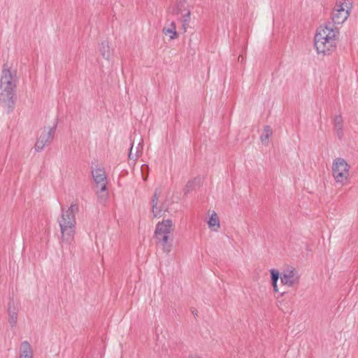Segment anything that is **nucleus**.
<instances>
[{
	"label": "nucleus",
	"mask_w": 358,
	"mask_h": 358,
	"mask_svg": "<svg viewBox=\"0 0 358 358\" xmlns=\"http://www.w3.org/2000/svg\"><path fill=\"white\" fill-rule=\"evenodd\" d=\"M198 358H201V357H198Z\"/></svg>",
	"instance_id": "35"
},
{
	"label": "nucleus",
	"mask_w": 358,
	"mask_h": 358,
	"mask_svg": "<svg viewBox=\"0 0 358 358\" xmlns=\"http://www.w3.org/2000/svg\"><path fill=\"white\" fill-rule=\"evenodd\" d=\"M182 1L185 3H186L187 0H182Z\"/></svg>",
	"instance_id": "34"
},
{
	"label": "nucleus",
	"mask_w": 358,
	"mask_h": 358,
	"mask_svg": "<svg viewBox=\"0 0 358 358\" xmlns=\"http://www.w3.org/2000/svg\"><path fill=\"white\" fill-rule=\"evenodd\" d=\"M185 3L182 1V0H177L176 3V13L178 14L182 13L183 10H185Z\"/></svg>",
	"instance_id": "23"
},
{
	"label": "nucleus",
	"mask_w": 358,
	"mask_h": 358,
	"mask_svg": "<svg viewBox=\"0 0 358 358\" xmlns=\"http://www.w3.org/2000/svg\"><path fill=\"white\" fill-rule=\"evenodd\" d=\"M208 225L210 229L215 231H217L220 227V220L216 213L213 212V213L209 217Z\"/></svg>",
	"instance_id": "14"
},
{
	"label": "nucleus",
	"mask_w": 358,
	"mask_h": 358,
	"mask_svg": "<svg viewBox=\"0 0 358 358\" xmlns=\"http://www.w3.org/2000/svg\"><path fill=\"white\" fill-rule=\"evenodd\" d=\"M350 166L344 159L336 158L334 160L332 174L336 182L343 184L348 180Z\"/></svg>",
	"instance_id": "4"
},
{
	"label": "nucleus",
	"mask_w": 358,
	"mask_h": 358,
	"mask_svg": "<svg viewBox=\"0 0 358 358\" xmlns=\"http://www.w3.org/2000/svg\"><path fill=\"white\" fill-rule=\"evenodd\" d=\"M336 37L329 36L324 41H317L314 46L318 54L322 53L324 55H329L336 47Z\"/></svg>",
	"instance_id": "5"
},
{
	"label": "nucleus",
	"mask_w": 358,
	"mask_h": 358,
	"mask_svg": "<svg viewBox=\"0 0 358 358\" xmlns=\"http://www.w3.org/2000/svg\"><path fill=\"white\" fill-rule=\"evenodd\" d=\"M158 189H155L154 194L152 199V213L155 217H160L162 216V210H159L158 212L157 209V201H158Z\"/></svg>",
	"instance_id": "15"
},
{
	"label": "nucleus",
	"mask_w": 358,
	"mask_h": 358,
	"mask_svg": "<svg viewBox=\"0 0 358 358\" xmlns=\"http://www.w3.org/2000/svg\"><path fill=\"white\" fill-rule=\"evenodd\" d=\"M274 292H278V282H271Z\"/></svg>",
	"instance_id": "28"
},
{
	"label": "nucleus",
	"mask_w": 358,
	"mask_h": 358,
	"mask_svg": "<svg viewBox=\"0 0 358 358\" xmlns=\"http://www.w3.org/2000/svg\"><path fill=\"white\" fill-rule=\"evenodd\" d=\"M269 271L271 274V282H278V279L280 278H281V275L278 270L271 268Z\"/></svg>",
	"instance_id": "19"
},
{
	"label": "nucleus",
	"mask_w": 358,
	"mask_h": 358,
	"mask_svg": "<svg viewBox=\"0 0 358 358\" xmlns=\"http://www.w3.org/2000/svg\"><path fill=\"white\" fill-rule=\"evenodd\" d=\"M336 7L331 13V19L334 24H340L344 22L349 16L350 8L346 5L345 8L344 3L341 1L339 3H336Z\"/></svg>",
	"instance_id": "6"
},
{
	"label": "nucleus",
	"mask_w": 358,
	"mask_h": 358,
	"mask_svg": "<svg viewBox=\"0 0 358 358\" xmlns=\"http://www.w3.org/2000/svg\"><path fill=\"white\" fill-rule=\"evenodd\" d=\"M99 189L97 192L98 194V199L99 201L102 203L106 201L108 198V193L106 192L107 190V185L106 183L101 184V186L99 187Z\"/></svg>",
	"instance_id": "17"
},
{
	"label": "nucleus",
	"mask_w": 358,
	"mask_h": 358,
	"mask_svg": "<svg viewBox=\"0 0 358 358\" xmlns=\"http://www.w3.org/2000/svg\"><path fill=\"white\" fill-rule=\"evenodd\" d=\"M99 51L103 58L107 60L109 59V58L112 55V52L108 45V41H103V42H101L99 47Z\"/></svg>",
	"instance_id": "12"
},
{
	"label": "nucleus",
	"mask_w": 358,
	"mask_h": 358,
	"mask_svg": "<svg viewBox=\"0 0 358 358\" xmlns=\"http://www.w3.org/2000/svg\"><path fill=\"white\" fill-rule=\"evenodd\" d=\"M272 135V129L269 125H265L264 127V130L262 134L260 136V140L264 145H266L268 143V140L269 137Z\"/></svg>",
	"instance_id": "16"
},
{
	"label": "nucleus",
	"mask_w": 358,
	"mask_h": 358,
	"mask_svg": "<svg viewBox=\"0 0 358 358\" xmlns=\"http://www.w3.org/2000/svg\"><path fill=\"white\" fill-rule=\"evenodd\" d=\"M20 358H33V355H29L27 356H22V355H20Z\"/></svg>",
	"instance_id": "30"
},
{
	"label": "nucleus",
	"mask_w": 358,
	"mask_h": 358,
	"mask_svg": "<svg viewBox=\"0 0 358 358\" xmlns=\"http://www.w3.org/2000/svg\"><path fill=\"white\" fill-rule=\"evenodd\" d=\"M78 211V206L73 203L64 211L62 209V213L58 220L61 229L62 238L60 243L63 246L64 244L70 245L74 239L75 225L76 224L75 214Z\"/></svg>",
	"instance_id": "2"
},
{
	"label": "nucleus",
	"mask_w": 358,
	"mask_h": 358,
	"mask_svg": "<svg viewBox=\"0 0 358 358\" xmlns=\"http://www.w3.org/2000/svg\"><path fill=\"white\" fill-rule=\"evenodd\" d=\"M334 124L335 129H339L343 127V117L341 115H338L334 117Z\"/></svg>",
	"instance_id": "20"
},
{
	"label": "nucleus",
	"mask_w": 358,
	"mask_h": 358,
	"mask_svg": "<svg viewBox=\"0 0 358 358\" xmlns=\"http://www.w3.org/2000/svg\"><path fill=\"white\" fill-rule=\"evenodd\" d=\"M190 10L189 9L187 10V12L182 15V22L185 24H188L190 20Z\"/></svg>",
	"instance_id": "26"
},
{
	"label": "nucleus",
	"mask_w": 358,
	"mask_h": 358,
	"mask_svg": "<svg viewBox=\"0 0 358 358\" xmlns=\"http://www.w3.org/2000/svg\"><path fill=\"white\" fill-rule=\"evenodd\" d=\"M38 138H40L41 141H43L45 144L50 143L52 140V138L50 136V134L48 133H42Z\"/></svg>",
	"instance_id": "22"
},
{
	"label": "nucleus",
	"mask_w": 358,
	"mask_h": 358,
	"mask_svg": "<svg viewBox=\"0 0 358 358\" xmlns=\"http://www.w3.org/2000/svg\"><path fill=\"white\" fill-rule=\"evenodd\" d=\"M203 178L201 176H196L192 180H189L183 189L184 195L187 196L189 192L199 187L202 185Z\"/></svg>",
	"instance_id": "10"
},
{
	"label": "nucleus",
	"mask_w": 358,
	"mask_h": 358,
	"mask_svg": "<svg viewBox=\"0 0 358 358\" xmlns=\"http://www.w3.org/2000/svg\"><path fill=\"white\" fill-rule=\"evenodd\" d=\"M299 275L294 268H292L288 271H284L281 274V283L283 285L293 287L299 282Z\"/></svg>",
	"instance_id": "7"
},
{
	"label": "nucleus",
	"mask_w": 358,
	"mask_h": 358,
	"mask_svg": "<svg viewBox=\"0 0 358 358\" xmlns=\"http://www.w3.org/2000/svg\"><path fill=\"white\" fill-rule=\"evenodd\" d=\"M3 65L2 76L0 81V105L6 110L8 114L12 113L17 101L16 94V72L13 73L9 68Z\"/></svg>",
	"instance_id": "1"
},
{
	"label": "nucleus",
	"mask_w": 358,
	"mask_h": 358,
	"mask_svg": "<svg viewBox=\"0 0 358 358\" xmlns=\"http://www.w3.org/2000/svg\"><path fill=\"white\" fill-rule=\"evenodd\" d=\"M192 313L194 315V317L198 316V311L196 309L194 308L192 310Z\"/></svg>",
	"instance_id": "29"
},
{
	"label": "nucleus",
	"mask_w": 358,
	"mask_h": 358,
	"mask_svg": "<svg viewBox=\"0 0 358 358\" xmlns=\"http://www.w3.org/2000/svg\"><path fill=\"white\" fill-rule=\"evenodd\" d=\"M329 36L331 38L336 37L334 30L332 27L330 26V23L326 24L324 27L322 26L317 30V32L314 38V43L317 41H324Z\"/></svg>",
	"instance_id": "8"
},
{
	"label": "nucleus",
	"mask_w": 358,
	"mask_h": 358,
	"mask_svg": "<svg viewBox=\"0 0 358 358\" xmlns=\"http://www.w3.org/2000/svg\"><path fill=\"white\" fill-rule=\"evenodd\" d=\"M159 210H162L163 211V210L161 208L157 207V211L158 212Z\"/></svg>",
	"instance_id": "33"
},
{
	"label": "nucleus",
	"mask_w": 358,
	"mask_h": 358,
	"mask_svg": "<svg viewBox=\"0 0 358 358\" xmlns=\"http://www.w3.org/2000/svg\"><path fill=\"white\" fill-rule=\"evenodd\" d=\"M20 355L22 356L33 355V350L31 345L27 341H24L21 343Z\"/></svg>",
	"instance_id": "18"
},
{
	"label": "nucleus",
	"mask_w": 358,
	"mask_h": 358,
	"mask_svg": "<svg viewBox=\"0 0 358 358\" xmlns=\"http://www.w3.org/2000/svg\"><path fill=\"white\" fill-rule=\"evenodd\" d=\"M287 294V292H282V293L280 294V296H284V295H285V294Z\"/></svg>",
	"instance_id": "32"
},
{
	"label": "nucleus",
	"mask_w": 358,
	"mask_h": 358,
	"mask_svg": "<svg viewBox=\"0 0 358 358\" xmlns=\"http://www.w3.org/2000/svg\"><path fill=\"white\" fill-rule=\"evenodd\" d=\"M133 145H134V143H131L129 150L128 157H129V159L136 161L138 159L139 155H138V151L136 152V154L133 155V153H132Z\"/></svg>",
	"instance_id": "24"
},
{
	"label": "nucleus",
	"mask_w": 358,
	"mask_h": 358,
	"mask_svg": "<svg viewBox=\"0 0 358 358\" xmlns=\"http://www.w3.org/2000/svg\"><path fill=\"white\" fill-rule=\"evenodd\" d=\"M45 145L46 144L43 141H41V139L38 138L34 148L36 152H41L43 150Z\"/></svg>",
	"instance_id": "21"
},
{
	"label": "nucleus",
	"mask_w": 358,
	"mask_h": 358,
	"mask_svg": "<svg viewBox=\"0 0 358 358\" xmlns=\"http://www.w3.org/2000/svg\"><path fill=\"white\" fill-rule=\"evenodd\" d=\"M173 226V222L170 219L163 220L156 224L154 238L156 239L157 244H160L166 253L170 252L172 248L173 241H169V234Z\"/></svg>",
	"instance_id": "3"
},
{
	"label": "nucleus",
	"mask_w": 358,
	"mask_h": 358,
	"mask_svg": "<svg viewBox=\"0 0 358 358\" xmlns=\"http://www.w3.org/2000/svg\"><path fill=\"white\" fill-rule=\"evenodd\" d=\"M92 175L96 187L101 186V184L105 183L106 180V176L104 169L97 168L92 170Z\"/></svg>",
	"instance_id": "11"
},
{
	"label": "nucleus",
	"mask_w": 358,
	"mask_h": 358,
	"mask_svg": "<svg viewBox=\"0 0 358 358\" xmlns=\"http://www.w3.org/2000/svg\"><path fill=\"white\" fill-rule=\"evenodd\" d=\"M187 25H188V24H185L184 22H182V27H183V29H184L185 31L186 30V27Z\"/></svg>",
	"instance_id": "31"
},
{
	"label": "nucleus",
	"mask_w": 358,
	"mask_h": 358,
	"mask_svg": "<svg viewBox=\"0 0 358 358\" xmlns=\"http://www.w3.org/2000/svg\"><path fill=\"white\" fill-rule=\"evenodd\" d=\"M8 322L11 327H15L18 315V307L15 305L13 298H10L8 303Z\"/></svg>",
	"instance_id": "9"
},
{
	"label": "nucleus",
	"mask_w": 358,
	"mask_h": 358,
	"mask_svg": "<svg viewBox=\"0 0 358 358\" xmlns=\"http://www.w3.org/2000/svg\"><path fill=\"white\" fill-rule=\"evenodd\" d=\"M336 133H337V136L338 137V138H341L343 135V127L341 128V129H336Z\"/></svg>",
	"instance_id": "27"
},
{
	"label": "nucleus",
	"mask_w": 358,
	"mask_h": 358,
	"mask_svg": "<svg viewBox=\"0 0 358 358\" xmlns=\"http://www.w3.org/2000/svg\"><path fill=\"white\" fill-rule=\"evenodd\" d=\"M162 32L166 35H169L170 39H176L178 37V33L176 31V24L174 22H171L169 27H164Z\"/></svg>",
	"instance_id": "13"
},
{
	"label": "nucleus",
	"mask_w": 358,
	"mask_h": 358,
	"mask_svg": "<svg viewBox=\"0 0 358 358\" xmlns=\"http://www.w3.org/2000/svg\"><path fill=\"white\" fill-rule=\"evenodd\" d=\"M57 127V120H55V122L54 123L53 126L52 127L49 128L48 134H50V136L53 138L54 135L55 134V131Z\"/></svg>",
	"instance_id": "25"
}]
</instances>
